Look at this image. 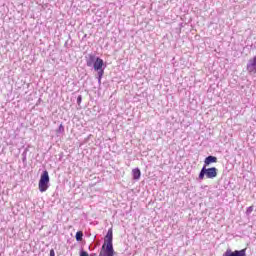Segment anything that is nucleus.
<instances>
[{
    "mask_svg": "<svg viewBox=\"0 0 256 256\" xmlns=\"http://www.w3.org/2000/svg\"><path fill=\"white\" fill-rule=\"evenodd\" d=\"M98 256H115V248H113V228H110L104 237L100 253Z\"/></svg>",
    "mask_w": 256,
    "mask_h": 256,
    "instance_id": "obj_1",
    "label": "nucleus"
},
{
    "mask_svg": "<svg viewBox=\"0 0 256 256\" xmlns=\"http://www.w3.org/2000/svg\"><path fill=\"white\" fill-rule=\"evenodd\" d=\"M219 173V170L215 167L207 168V166H203L198 175L199 181H203V179H215Z\"/></svg>",
    "mask_w": 256,
    "mask_h": 256,
    "instance_id": "obj_2",
    "label": "nucleus"
},
{
    "mask_svg": "<svg viewBox=\"0 0 256 256\" xmlns=\"http://www.w3.org/2000/svg\"><path fill=\"white\" fill-rule=\"evenodd\" d=\"M49 181H50L49 172L47 170H44L40 176V180L38 184L40 193H45V191L49 189Z\"/></svg>",
    "mask_w": 256,
    "mask_h": 256,
    "instance_id": "obj_3",
    "label": "nucleus"
},
{
    "mask_svg": "<svg viewBox=\"0 0 256 256\" xmlns=\"http://www.w3.org/2000/svg\"><path fill=\"white\" fill-rule=\"evenodd\" d=\"M105 65V62L101 58H97L96 62H94V65L92 66L94 71L100 75V77H103L105 75V68L103 66Z\"/></svg>",
    "mask_w": 256,
    "mask_h": 256,
    "instance_id": "obj_4",
    "label": "nucleus"
},
{
    "mask_svg": "<svg viewBox=\"0 0 256 256\" xmlns=\"http://www.w3.org/2000/svg\"><path fill=\"white\" fill-rule=\"evenodd\" d=\"M222 256H247V249H241V250H231L227 249Z\"/></svg>",
    "mask_w": 256,
    "mask_h": 256,
    "instance_id": "obj_5",
    "label": "nucleus"
},
{
    "mask_svg": "<svg viewBox=\"0 0 256 256\" xmlns=\"http://www.w3.org/2000/svg\"><path fill=\"white\" fill-rule=\"evenodd\" d=\"M246 71L250 75H255L256 74V56L253 57V59H250L247 63L246 66Z\"/></svg>",
    "mask_w": 256,
    "mask_h": 256,
    "instance_id": "obj_6",
    "label": "nucleus"
},
{
    "mask_svg": "<svg viewBox=\"0 0 256 256\" xmlns=\"http://www.w3.org/2000/svg\"><path fill=\"white\" fill-rule=\"evenodd\" d=\"M97 59H99V57L95 56L94 54H90L86 59L87 67H92L96 63Z\"/></svg>",
    "mask_w": 256,
    "mask_h": 256,
    "instance_id": "obj_7",
    "label": "nucleus"
},
{
    "mask_svg": "<svg viewBox=\"0 0 256 256\" xmlns=\"http://www.w3.org/2000/svg\"><path fill=\"white\" fill-rule=\"evenodd\" d=\"M211 163H217V157L216 156H208L205 158L204 160V165L203 167H209V165H211Z\"/></svg>",
    "mask_w": 256,
    "mask_h": 256,
    "instance_id": "obj_8",
    "label": "nucleus"
},
{
    "mask_svg": "<svg viewBox=\"0 0 256 256\" xmlns=\"http://www.w3.org/2000/svg\"><path fill=\"white\" fill-rule=\"evenodd\" d=\"M132 177L135 181H139V179H141V170L139 168H134L132 170Z\"/></svg>",
    "mask_w": 256,
    "mask_h": 256,
    "instance_id": "obj_9",
    "label": "nucleus"
},
{
    "mask_svg": "<svg viewBox=\"0 0 256 256\" xmlns=\"http://www.w3.org/2000/svg\"><path fill=\"white\" fill-rule=\"evenodd\" d=\"M76 241H83V231L76 232Z\"/></svg>",
    "mask_w": 256,
    "mask_h": 256,
    "instance_id": "obj_10",
    "label": "nucleus"
},
{
    "mask_svg": "<svg viewBox=\"0 0 256 256\" xmlns=\"http://www.w3.org/2000/svg\"><path fill=\"white\" fill-rule=\"evenodd\" d=\"M65 132V127L63 124H60L59 128L57 129V133H64Z\"/></svg>",
    "mask_w": 256,
    "mask_h": 256,
    "instance_id": "obj_11",
    "label": "nucleus"
},
{
    "mask_svg": "<svg viewBox=\"0 0 256 256\" xmlns=\"http://www.w3.org/2000/svg\"><path fill=\"white\" fill-rule=\"evenodd\" d=\"M251 213H253V206H249L246 210V215H250Z\"/></svg>",
    "mask_w": 256,
    "mask_h": 256,
    "instance_id": "obj_12",
    "label": "nucleus"
},
{
    "mask_svg": "<svg viewBox=\"0 0 256 256\" xmlns=\"http://www.w3.org/2000/svg\"><path fill=\"white\" fill-rule=\"evenodd\" d=\"M80 256H89V253H87V251H85V250H81Z\"/></svg>",
    "mask_w": 256,
    "mask_h": 256,
    "instance_id": "obj_13",
    "label": "nucleus"
},
{
    "mask_svg": "<svg viewBox=\"0 0 256 256\" xmlns=\"http://www.w3.org/2000/svg\"><path fill=\"white\" fill-rule=\"evenodd\" d=\"M81 101H83V97L80 95L77 97V104L81 105Z\"/></svg>",
    "mask_w": 256,
    "mask_h": 256,
    "instance_id": "obj_14",
    "label": "nucleus"
},
{
    "mask_svg": "<svg viewBox=\"0 0 256 256\" xmlns=\"http://www.w3.org/2000/svg\"><path fill=\"white\" fill-rule=\"evenodd\" d=\"M97 79H98V84L101 85V79H103V76H100V74H98Z\"/></svg>",
    "mask_w": 256,
    "mask_h": 256,
    "instance_id": "obj_15",
    "label": "nucleus"
},
{
    "mask_svg": "<svg viewBox=\"0 0 256 256\" xmlns=\"http://www.w3.org/2000/svg\"><path fill=\"white\" fill-rule=\"evenodd\" d=\"M22 155H23L22 161L25 163V161H27V155L25 154V152Z\"/></svg>",
    "mask_w": 256,
    "mask_h": 256,
    "instance_id": "obj_16",
    "label": "nucleus"
},
{
    "mask_svg": "<svg viewBox=\"0 0 256 256\" xmlns=\"http://www.w3.org/2000/svg\"><path fill=\"white\" fill-rule=\"evenodd\" d=\"M50 256H55V250L54 249L50 250Z\"/></svg>",
    "mask_w": 256,
    "mask_h": 256,
    "instance_id": "obj_17",
    "label": "nucleus"
},
{
    "mask_svg": "<svg viewBox=\"0 0 256 256\" xmlns=\"http://www.w3.org/2000/svg\"><path fill=\"white\" fill-rule=\"evenodd\" d=\"M90 256H97V253H92L90 254Z\"/></svg>",
    "mask_w": 256,
    "mask_h": 256,
    "instance_id": "obj_18",
    "label": "nucleus"
},
{
    "mask_svg": "<svg viewBox=\"0 0 256 256\" xmlns=\"http://www.w3.org/2000/svg\"><path fill=\"white\" fill-rule=\"evenodd\" d=\"M97 245H99V243H97V244L94 246V249H96Z\"/></svg>",
    "mask_w": 256,
    "mask_h": 256,
    "instance_id": "obj_19",
    "label": "nucleus"
}]
</instances>
